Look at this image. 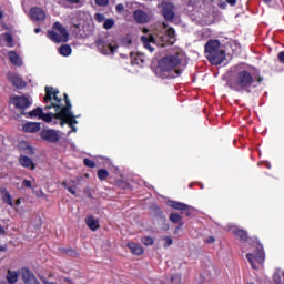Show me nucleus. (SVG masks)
I'll return each mask as SVG.
<instances>
[{"label": "nucleus", "instance_id": "47", "mask_svg": "<svg viewBox=\"0 0 284 284\" xmlns=\"http://www.w3.org/2000/svg\"><path fill=\"white\" fill-rule=\"evenodd\" d=\"M214 241H216V239H214V236H210L205 243H214Z\"/></svg>", "mask_w": 284, "mask_h": 284}, {"label": "nucleus", "instance_id": "22", "mask_svg": "<svg viewBox=\"0 0 284 284\" xmlns=\"http://www.w3.org/2000/svg\"><path fill=\"white\" fill-rule=\"evenodd\" d=\"M20 114L22 116H26V119H34V116L41 119V114H43V109L38 106L28 113H26V111H20Z\"/></svg>", "mask_w": 284, "mask_h": 284}, {"label": "nucleus", "instance_id": "36", "mask_svg": "<svg viewBox=\"0 0 284 284\" xmlns=\"http://www.w3.org/2000/svg\"><path fill=\"white\" fill-rule=\"evenodd\" d=\"M164 241V247H170V245H172V243H174V240H172L170 236H164L163 237Z\"/></svg>", "mask_w": 284, "mask_h": 284}, {"label": "nucleus", "instance_id": "55", "mask_svg": "<svg viewBox=\"0 0 284 284\" xmlns=\"http://www.w3.org/2000/svg\"><path fill=\"white\" fill-rule=\"evenodd\" d=\"M3 19V11L0 10V21Z\"/></svg>", "mask_w": 284, "mask_h": 284}, {"label": "nucleus", "instance_id": "4", "mask_svg": "<svg viewBox=\"0 0 284 284\" xmlns=\"http://www.w3.org/2000/svg\"><path fill=\"white\" fill-rule=\"evenodd\" d=\"M206 59L212 65H221L225 61V50L221 49V41L209 40L204 47Z\"/></svg>", "mask_w": 284, "mask_h": 284}, {"label": "nucleus", "instance_id": "30", "mask_svg": "<svg viewBox=\"0 0 284 284\" xmlns=\"http://www.w3.org/2000/svg\"><path fill=\"white\" fill-rule=\"evenodd\" d=\"M108 176H110V171H108L106 169H99L98 170L99 181H108Z\"/></svg>", "mask_w": 284, "mask_h": 284}, {"label": "nucleus", "instance_id": "60", "mask_svg": "<svg viewBox=\"0 0 284 284\" xmlns=\"http://www.w3.org/2000/svg\"><path fill=\"white\" fill-rule=\"evenodd\" d=\"M186 216H190V212H186Z\"/></svg>", "mask_w": 284, "mask_h": 284}, {"label": "nucleus", "instance_id": "20", "mask_svg": "<svg viewBox=\"0 0 284 284\" xmlns=\"http://www.w3.org/2000/svg\"><path fill=\"white\" fill-rule=\"evenodd\" d=\"M40 119H42V121H44V123H50L51 125H57L59 123L57 113H43V111H42Z\"/></svg>", "mask_w": 284, "mask_h": 284}, {"label": "nucleus", "instance_id": "21", "mask_svg": "<svg viewBox=\"0 0 284 284\" xmlns=\"http://www.w3.org/2000/svg\"><path fill=\"white\" fill-rule=\"evenodd\" d=\"M126 247H129L130 252L134 254L135 256H142L143 254V246L141 244L135 242H129L126 244Z\"/></svg>", "mask_w": 284, "mask_h": 284}, {"label": "nucleus", "instance_id": "29", "mask_svg": "<svg viewBox=\"0 0 284 284\" xmlns=\"http://www.w3.org/2000/svg\"><path fill=\"white\" fill-rule=\"evenodd\" d=\"M59 53L62 57H70V54H72V47H70V44H62L59 49Z\"/></svg>", "mask_w": 284, "mask_h": 284}, {"label": "nucleus", "instance_id": "44", "mask_svg": "<svg viewBox=\"0 0 284 284\" xmlns=\"http://www.w3.org/2000/svg\"><path fill=\"white\" fill-rule=\"evenodd\" d=\"M13 205H14V209H13V210H16V212H18L19 210H18L17 207H19V205H21V197H18V199L16 200V202L13 203Z\"/></svg>", "mask_w": 284, "mask_h": 284}, {"label": "nucleus", "instance_id": "25", "mask_svg": "<svg viewBox=\"0 0 284 284\" xmlns=\"http://www.w3.org/2000/svg\"><path fill=\"white\" fill-rule=\"evenodd\" d=\"M169 205L173 210H179L180 212H187V211H190V205H187L185 203L178 202V201H171Z\"/></svg>", "mask_w": 284, "mask_h": 284}, {"label": "nucleus", "instance_id": "8", "mask_svg": "<svg viewBox=\"0 0 284 284\" xmlns=\"http://www.w3.org/2000/svg\"><path fill=\"white\" fill-rule=\"evenodd\" d=\"M94 44L101 54H114V52L119 50V44H116V42H108L101 38L95 40Z\"/></svg>", "mask_w": 284, "mask_h": 284}, {"label": "nucleus", "instance_id": "28", "mask_svg": "<svg viewBox=\"0 0 284 284\" xmlns=\"http://www.w3.org/2000/svg\"><path fill=\"white\" fill-rule=\"evenodd\" d=\"M7 281L10 284H14L19 281V273L17 271L9 270L7 272Z\"/></svg>", "mask_w": 284, "mask_h": 284}, {"label": "nucleus", "instance_id": "33", "mask_svg": "<svg viewBox=\"0 0 284 284\" xmlns=\"http://www.w3.org/2000/svg\"><path fill=\"white\" fill-rule=\"evenodd\" d=\"M141 241L143 243V245H146V246L154 245V239H152V236H144V237H142Z\"/></svg>", "mask_w": 284, "mask_h": 284}, {"label": "nucleus", "instance_id": "24", "mask_svg": "<svg viewBox=\"0 0 284 284\" xmlns=\"http://www.w3.org/2000/svg\"><path fill=\"white\" fill-rule=\"evenodd\" d=\"M85 224L88 225V227L92 231V232H97L100 227L99 225V220L94 219V216L89 215L85 219Z\"/></svg>", "mask_w": 284, "mask_h": 284}, {"label": "nucleus", "instance_id": "12", "mask_svg": "<svg viewBox=\"0 0 284 284\" xmlns=\"http://www.w3.org/2000/svg\"><path fill=\"white\" fill-rule=\"evenodd\" d=\"M8 80L13 85V88H17V90H23V88L28 85L23 78L17 73H9Z\"/></svg>", "mask_w": 284, "mask_h": 284}, {"label": "nucleus", "instance_id": "14", "mask_svg": "<svg viewBox=\"0 0 284 284\" xmlns=\"http://www.w3.org/2000/svg\"><path fill=\"white\" fill-rule=\"evenodd\" d=\"M141 42L143 43L145 50H149V52H154V47H152V44L156 45V38H154V36H142Z\"/></svg>", "mask_w": 284, "mask_h": 284}, {"label": "nucleus", "instance_id": "1", "mask_svg": "<svg viewBox=\"0 0 284 284\" xmlns=\"http://www.w3.org/2000/svg\"><path fill=\"white\" fill-rule=\"evenodd\" d=\"M44 103H50V105L44 106V110H52V108L55 110V119H59V124L61 128L63 125H69V128H72L79 123L77 121V116L74 113H72V102H70V97H68V93H64V103L65 105L61 104L62 99L59 98L60 91L59 89H54L53 87H45L44 88Z\"/></svg>", "mask_w": 284, "mask_h": 284}, {"label": "nucleus", "instance_id": "46", "mask_svg": "<svg viewBox=\"0 0 284 284\" xmlns=\"http://www.w3.org/2000/svg\"><path fill=\"white\" fill-rule=\"evenodd\" d=\"M67 3H71V4H77V3H81V0H65Z\"/></svg>", "mask_w": 284, "mask_h": 284}, {"label": "nucleus", "instance_id": "16", "mask_svg": "<svg viewBox=\"0 0 284 284\" xmlns=\"http://www.w3.org/2000/svg\"><path fill=\"white\" fill-rule=\"evenodd\" d=\"M133 18L136 23H148V21H150L148 13L141 9H138L133 12Z\"/></svg>", "mask_w": 284, "mask_h": 284}, {"label": "nucleus", "instance_id": "23", "mask_svg": "<svg viewBox=\"0 0 284 284\" xmlns=\"http://www.w3.org/2000/svg\"><path fill=\"white\" fill-rule=\"evenodd\" d=\"M233 234L235 239H239V241H242L243 243H246V241L250 240V235H247V231L242 229H235L233 230Z\"/></svg>", "mask_w": 284, "mask_h": 284}, {"label": "nucleus", "instance_id": "15", "mask_svg": "<svg viewBox=\"0 0 284 284\" xmlns=\"http://www.w3.org/2000/svg\"><path fill=\"white\" fill-rule=\"evenodd\" d=\"M131 64L139 65V68H143L145 65V54L131 53Z\"/></svg>", "mask_w": 284, "mask_h": 284}, {"label": "nucleus", "instance_id": "56", "mask_svg": "<svg viewBox=\"0 0 284 284\" xmlns=\"http://www.w3.org/2000/svg\"><path fill=\"white\" fill-rule=\"evenodd\" d=\"M264 3H272V0H263Z\"/></svg>", "mask_w": 284, "mask_h": 284}, {"label": "nucleus", "instance_id": "57", "mask_svg": "<svg viewBox=\"0 0 284 284\" xmlns=\"http://www.w3.org/2000/svg\"><path fill=\"white\" fill-rule=\"evenodd\" d=\"M163 27H164V28H168V24L163 23Z\"/></svg>", "mask_w": 284, "mask_h": 284}, {"label": "nucleus", "instance_id": "18", "mask_svg": "<svg viewBox=\"0 0 284 284\" xmlns=\"http://www.w3.org/2000/svg\"><path fill=\"white\" fill-rule=\"evenodd\" d=\"M22 130H23V132H28V133L34 134V133L39 132V130H41V123H39V122L26 123L22 126Z\"/></svg>", "mask_w": 284, "mask_h": 284}, {"label": "nucleus", "instance_id": "27", "mask_svg": "<svg viewBox=\"0 0 284 284\" xmlns=\"http://www.w3.org/2000/svg\"><path fill=\"white\" fill-rule=\"evenodd\" d=\"M169 219L171 223H179L176 230H181V227H183V216L179 213H171Z\"/></svg>", "mask_w": 284, "mask_h": 284}, {"label": "nucleus", "instance_id": "3", "mask_svg": "<svg viewBox=\"0 0 284 284\" xmlns=\"http://www.w3.org/2000/svg\"><path fill=\"white\" fill-rule=\"evenodd\" d=\"M181 65L179 53L163 57L158 64L160 72H163L165 79H176L183 74V70L176 69Z\"/></svg>", "mask_w": 284, "mask_h": 284}, {"label": "nucleus", "instance_id": "6", "mask_svg": "<svg viewBox=\"0 0 284 284\" xmlns=\"http://www.w3.org/2000/svg\"><path fill=\"white\" fill-rule=\"evenodd\" d=\"M255 244H256L255 253H247L246 258L253 270H258V266H256V263H258L260 265H263V263H265V250H263V244L258 242H256Z\"/></svg>", "mask_w": 284, "mask_h": 284}, {"label": "nucleus", "instance_id": "45", "mask_svg": "<svg viewBox=\"0 0 284 284\" xmlns=\"http://www.w3.org/2000/svg\"><path fill=\"white\" fill-rule=\"evenodd\" d=\"M280 63H284V51H281L277 55Z\"/></svg>", "mask_w": 284, "mask_h": 284}, {"label": "nucleus", "instance_id": "32", "mask_svg": "<svg viewBox=\"0 0 284 284\" xmlns=\"http://www.w3.org/2000/svg\"><path fill=\"white\" fill-rule=\"evenodd\" d=\"M83 163L85 168H91V169L97 168V163L93 160H90V158H85L83 160Z\"/></svg>", "mask_w": 284, "mask_h": 284}, {"label": "nucleus", "instance_id": "5", "mask_svg": "<svg viewBox=\"0 0 284 284\" xmlns=\"http://www.w3.org/2000/svg\"><path fill=\"white\" fill-rule=\"evenodd\" d=\"M53 30L57 31L47 32V37L48 39H50V41H53V43H68V40L70 39V33L68 32V29H65V27L61 24V22H54Z\"/></svg>", "mask_w": 284, "mask_h": 284}, {"label": "nucleus", "instance_id": "35", "mask_svg": "<svg viewBox=\"0 0 284 284\" xmlns=\"http://www.w3.org/2000/svg\"><path fill=\"white\" fill-rule=\"evenodd\" d=\"M94 19L98 23H103V21H105V16L103 13H95L94 14Z\"/></svg>", "mask_w": 284, "mask_h": 284}, {"label": "nucleus", "instance_id": "37", "mask_svg": "<svg viewBox=\"0 0 284 284\" xmlns=\"http://www.w3.org/2000/svg\"><path fill=\"white\" fill-rule=\"evenodd\" d=\"M171 283L181 284V275H179V274L172 275Z\"/></svg>", "mask_w": 284, "mask_h": 284}, {"label": "nucleus", "instance_id": "26", "mask_svg": "<svg viewBox=\"0 0 284 284\" xmlns=\"http://www.w3.org/2000/svg\"><path fill=\"white\" fill-rule=\"evenodd\" d=\"M9 59L13 65H18L19 68L23 65V61L21 60V57H19V53L16 51H9Z\"/></svg>", "mask_w": 284, "mask_h": 284}, {"label": "nucleus", "instance_id": "43", "mask_svg": "<svg viewBox=\"0 0 284 284\" xmlns=\"http://www.w3.org/2000/svg\"><path fill=\"white\" fill-rule=\"evenodd\" d=\"M109 0H95L97 6H108Z\"/></svg>", "mask_w": 284, "mask_h": 284}, {"label": "nucleus", "instance_id": "2", "mask_svg": "<svg viewBox=\"0 0 284 284\" xmlns=\"http://www.w3.org/2000/svg\"><path fill=\"white\" fill-rule=\"evenodd\" d=\"M263 81L264 79L261 74L254 75L250 70L242 69L234 73L229 82V88L234 92H246L250 94L252 88H258V84L263 83Z\"/></svg>", "mask_w": 284, "mask_h": 284}, {"label": "nucleus", "instance_id": "13", "mask_svg": "<svg viewBox=\"0 0 284 284\" xmlns=\"http://www.w3.org/2000/svg\"><path fill=\"white\" fill-rule=\"evenodd\" d=\"M32 21H45V11L39 7H33L29 11Z\"/></svg>", "mask_w": 284, "mask_h": 284}, {"label": "nucleus", "instance_id": "38", "mask_svg": "<svg viewBox=\"0 0 284 284\" xmlns=\"http://www.w3.org/2000/svg\"><path fill=\"white\" fill-rule=\"evenodd\" d=\"M124 10H125V6H123V3H119L115 6V11L118 12V14H123Z\"/></svg>", "mask_w": 284, "mask_h": 284}, {"label": "nucleus", "instance_id": "7", "mask_svg": "<svg viewBox=\"0 0 284 284\" xmlns=\"http://www.w3.org/2000/svg\"><path fill=\"white\" fill-rule=\"evenodd\" d=\"M158 8L161 9L162 17H164L165 21H174L176 6H174L172 0H163Z\"/></svg>", "mask_w": 284, "mask_h": 284}, {"label": "nucleus", "instance_id": "40", "mask_svg": "<svg viewBox=\"0 0 284 284\" xmlns=\"http://www.w3.org/2000/svg\"><path fill=\"white\" fill-rule=\"evenodd\" d=\"M4 145H6V136L0 134V154L3 152Z\"/></svg>", "mask_w": 284, "mask_h": 284}, {"label": "nucleus", "instance_id": "58", "mask_svg": "<svg viewBox=\"0 0 284 284\" xmlns=\"http://www.w3.org/2000/svg\"><path fill=\"white\" fill-rule=\"evenodd\" d=\"M62 185H64V186H65V185H68V183L63 182V183H62Z\"/></svg>", "mask_w": 284, "mask_h": 284}, {"label": "nucleus", "instance_id": "10", "mask_svg": "<svg viewBox=\"0 0 284 284\" xmlns=\"http://www.w3.org/2000/svg\"><path fill=\"white\" fill-rule=\"evenodd\" d=\"M40 136L43 141H47L48 143H59V133L52 129H44L41 131Z\"/></svg>", "mask_w": 284, "mask_h": 284}, {"label": "nucleus", "instance_id": "11", "mask_svg": "<svg viewBox=\"0 0 284 284\" xmlns=\"http://www.w3.org/2000/svg\"><path fill=\"white\" fill-rule=\"evenodd\" d=\"M21 274H22V281L24 284H41V282L37 280V276L34 275V273L28 267H22Z\"/></svg>", "mask_w": 284, "mask_h": 284}, {"label": "nucleus", "instance_id": "42", "mask_svg": "<svg viewBox=\"0 0 284 284\" xmlns=\"http://www.w3.org/2000/svg\"><path fill=\"white\" fill-rule=\"evenodd\" d=\"M22 185L24 187H29V189H32V182L30 180H23L22 181Z\"/></svg>", "mask_w": 284, "mask_h": 284}, {"label": "nucleus", "instance_id": "31", "mask_svg": "<svg viewBox=\"0 0 284 284\" xmlns=\"http://www.w3.org/2000/svg\"><path fill=\"white\" fill-rule=\"evenodd\" d=\"M104 30H112L114 28V19H106L103 23Z\"/></svg>", "mask_w": 284, "mask_h": 284}, {"label": "nucleus", "instance_id": "19", "mask_svg": "<svg viewBox=\"0 0 284 284\" xmlns=\"http://www.w3.org/2000/svg\"><path fill=\"white\" fill-rule=\"evenodd\" d=\"M0 193L2 194V202L14 209V202L12 201V195H10V191L7 187H1Z\"/></svg>", "mask_w": 284, "mask_h": 284}, {"label": "nucleus", "instance_id": "34", "mask_svg": "<svg viewBox=\"0 0 284 284\" xmlns=\"http://www.w3.org/2000/svg\"><path fill=\"white\" fill-rule=\"evenodd\" d=\"M166 36L169 37V39H175L176 38V31L174 30V28H169L166 30Z\"/></svg>", "mask_w": 284, "mask_h": 284}, {"label": "nucleus", "instance_id": "39", "mask_svg": "<svg viewBox=\"0 0 284 284\" xmlns=\"http://www.w3.org/2000/svg\"><path fill=\"white\" fill-rule=\"evenodd\" d=\"M4 41L6 43H12L14 41V38H12L11 33H4Z\"/></svg>", "mask_w": 284, "mask_h": 284}, {"label": "nucleus", "instance_id": "50", "mask_svg": "<svg viewBox=\"0 0 284 284\" xmlns=\"http://www.w3.org/2000/svg\"><path fill=\"white\" fill-rule=\"evenodd\" d=\"M69 128H71V131H69V134H72V132H77V126H69Z\"/></svg>", "mask_w": 284, "mask_h": 284}, {"label": "nucleus", "instance_id": "53", "mask_svg": "<svg viewBox=\"0 0 284 284\" xmlns=\"http://www.w3.org/2000/svg\"><path fill=\"white\" fill-rule=\"evenodd\" d=\"M65 283L72 284V280H70L69 277H64Z\"/></svg>", "mask_w": 284, "mask_h": 284}, {"label": "nucleus", "instance_id": "41", "mask_svg": "<svg viewBox=\"0 0 284 284\" xmlns=\"http://www.w3.org/2000/svg\"><path fill=\"white\" fill-rule=\"evenodd\" d=\"M60 252H63L64 254H77V251L73 248H60Z\"/></svg>", "mask_w": 284, "mask_h": 284}, {"label": "nucleus", "instance_id": "48", "mask_svg": "<svg viewBox=\"0 0 284 284\" xmlns=\"http://www.w3.org/2000/svg\"><path fill=\"white\" fill-rule=\"evenodd\" d=\"M226 3H229V6H236V0H226Z\"/></svg>", "mask_w": 284, "mask_h": 284}, {"label": "nucleus", "instance_id": "49", "mask_svg": "<svg viewBox=\"0 0 284 284\" xmlns=\"http://www.w3.org/2000/svg\"><path fill=\"white\" fill-rule=\"evenodd\" d=\"M68 192H70V194H73V196H74V194H77V191H74V189H72V187H68Z\"/></svg>", "mask_w": 284, "mask_h": 284}, {"label": "nucleus", "instance_id": "54", "mask_svg": "<svg viewBox=\"0 0 284 284\" xmlns=\"http://www.w3.org/2000/svg\"><path fill=\"white\" fill-rule=\"evenodd\" d=\"M34 32H36V34H39V32H41V28H36Z\"/></svg>", "mask_w": 284, "mask_h": 284}, {"label": "nucleus", "instance_id": "51", "mask_svg": "<svg viewBox=\"0 0 284 284\" xmlns=\"http://www.w3.org/2000/svg\"><path fill=\"white\" fill-rule=\"evenodd\" d=\"M7 251H8L7 246L0 245V252H7Z\"/></svg>", "mask_w": 284, "mask_h": 284}, {"label": "nucleus", "instance_id": "17", "mask_svg": "<svg viewBox=\"0 0 284 284\" xmlns=\"http://www.w3.org/2000/svg\"><path fill=\"white\" fill-rule=\"evenodd\" d=\"M19 163L22 168H27L28 170H37V164H34L32 159L28 158V155H21L19 158Z\"/></svg>", "mask_w": 284, "mask_h": 284}, {"label": "nucleus", "instance_id": "52", "mask_svg": "<svg viewBox=\"0 0 284 284\" xmlns=\"http://www.w3.org/2000/svg\"><path fill=\"white\" fill-rule=\"evenodd\" d=\"M2 234H6V229H3V226H0V236H1Z\"/></svg>", "mask_w": 284, "mask_h": 284}, {"label": "nucleus", "instance_id": "9", "mask_svg": "<svg viewBox=\"0 0 284 284\" xmlns=\"http://www.w3.org/2000/svg\"><path fill=\"white\" fill-rule=\"evenodd\" d=\"M10 103H12L17 110H21V112H26V109L32 105V101L26 95H13L10 98Z\"/></svg>", "mask_w": 284, "mask_h": 284}, {"label": "nucleus", "instance_id": "59", "mask_svg": "<svg viewBox=\"0 0 284 284\" xmlns=\"http://www.w3.org/2000/svg\"><path fill=\"white\" fill-rule=\"evenodd\" d=\"M192 185H194L193 183H191L190 185H189V187H192Z\"/></svg>", "mask_w": 284, "mask_h": 284}]
</instances>
